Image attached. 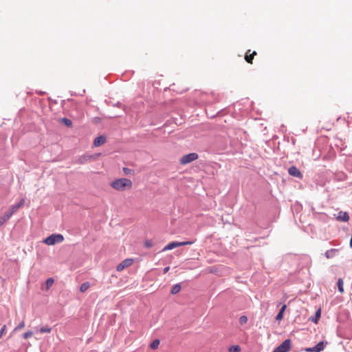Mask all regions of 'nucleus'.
Returning a JSON list of instances; mask_svg holds the SVG:
<instances>
[{"instance_id": "nucleus-17", "label": "nucleus", "mask_w": 352, "mask_h": 352, "mask_svg": "<svg viewBox=\"0 0 352 352\" xmlns=\"http://www.w3.org/2000/svg\"><path fill=\"white\" fill-rule=\"evenodd\" d=\"M228 350L230 352H239L241 351V347L239 345H233L231 346Z\"/></svg>"}, {"instance_id": "nucleus-18", "label": "nucleus", "mask_w": 352, "mask_h": 352, "mask_svg": "<svg viewBox=\"0 0 352 352\" xmlns=\"http://www.w3.org/2000/svg\"><path fill=\"white\" fill-rule=\"evenodd\" d=\"M52 331V329L47 326L46 327H43L39 329V332L40 333H50Z\"/></svg>"}, {"instance_id": "nucleus-7", "label": "nucleus", "mask_w": 352, "mask_h": 352, "mask_svg": "<svg viewBox=\"0 0 352 352\" xmlns=\"http://www.w3.org/2000/svg\"><path fill=\"white\" fill-rule=\"evenodd\" d=\"M99 155H100V154H95V155L85 154V155L80 156L78 159L77 162L78 164H83L93 159H96Z\"/></svg>"}, {"instance_id": "nucleus-14", "label": "nucleus", "mask_w": 352, "mask_h": 352, "mask_svg": "<svg viewBox=\"0 0 352 352\" xmlns=\"http://www.w3.org/2000/svg\"><path fill=\"white\" fill-rule=\"evenodd\" d=\"M90 287V285L88 282H85L83 283L80 287V291L81 292H86Z\"/></svg>"}, {"instance_id": "nucleus-28", "label": "nucleus", "mask_w": 352, "mask_h": 352, "mask_svg": "<svg viewBox=\"0 0 352 352\" xmlns=\"http://www.w3.org/2000/svg\"><path fill=\"white\" fill-rule=\"evenodd\" d=\"M283 318V314L282 312L279 311L276 317V319L277 320H281Z\"/></svg>"}, {"instance_id": "nucleus-5", "label": "nucleus", "mask_w": 352, "mask_h": 352, "mask_svg": "<svg viewBox=\"0 0 352 352\" xmlns=\"http://www.w3.org/2000/svg\"><path fill=\"white\" fill-rule=\"evenodd\" d=\"M198 158V155L195 153H191L187 155H184L180 159V163L182 164H187L188 163H190L195 160H196Z\"/></svg>"}, {"instance_id": "nucleus-1", "label": "nucleus", "mask_w": 352, "mask_h": 352, "mask_svg": "<svg viewBox=\"0 0 352 352\" xmlns=\"http://www.w3.org/2000/svg\"><path fill=\"white\" fill-rule=\"evenodd\" d=\"M110 186L114 190L122 192L130 190L133 186V182L128 178H119L112 181Z\"/></svg>"}, {"instance_id": "nucleus-29", "label": "nucleus", "mask_w": 352, "mask_h": 352, "mask_svg": "<svg viewBox=\"0 0 352 352\" xmlns=\"http://www.w3.org/2000/svg\"><path fill=\"white\" fill-rule=\"evenodd\" d=\"M123 172L126 174V175H129L131 174V170L128 168H123Z\"/></svg>"}, {"instance_id": "nucleus-3", "label": "nucleus", "mask_w": 352, "mask_h": 352, "mask_svg": "<svg viewBox=\"0 0 352 352\" xmlns=\"http://www.w3.org/2000/svg\"><path fill=\"white\" fill-rule=\"evenodd\" d=\"M193 242L192 241H183V242H177V241H173L168 245H166L162 250L163 252L173 250L175 248H178L180 246L187 245H192Z\"/></svg>"}, {"instance_id": "nucleus-33", "label": "nucleus", "mask_w": 352, "mask_h": 352, "mask_svg": "<svg viewBox=\"0 0 352 352\" xmlns=\"http://www.w3.org/2000/svg\"><path fill=\"white\" fill-rule=\"evenodd\" d=\"M170 267H166L164 269V273L166 274L168 272Z\"/></svg>"}, {"instance_id": "nucleus-12", "label": "nucleus", "mask_w": 352, "mask_h": 352, "mask_svg": "<svg viewBox=\"0 0 352 352\" xmlns=\"http://www.w3.org/2000/svg\"><path fill=\"white\" fill-rule=\"evenodd\" d=\"M19 206L16 205H14V206H12L10 209H9V211L7 212L6 213H5L6 216L7 218L10 219L12 214L19 209Z\"/></svg>"}, {"instance_id": "nucleus-8", "label": "nucleus", "mask_w": 352, "mask_h": 352, "mask_svg": "<svg viewBox=\"0 0 352 352\" xmlns=\"http://www.w3.org/2000/svg\"><path fill=\"white\" fill-rule=\"evenodd\" d=\"M288 173L290 175L302 179V173L295 166H292L288 169Z\"/></svg>"}, {"instance_id": "nucleus-22", "label": "nucleus", "mask_w": 352, "mask_h": 352, "mask_svg": "<svg viewBox=\"0 0 352 352\" xmlns=\"http://www.w3.org/2000/svg\"><path fill=\"white\" fill-rule=\"evenodd\" d=\"M62 122L67 126H71L72 125V121L67 118H63Z\"/></svg>"}, {"instance_id": "nucleus-24", "label": "nucleus", "mask_w": 352, "mask_h": 352, "mask_svg": "<svg viewBox=\"0 0 352 352\" xmlns=\"http://www.w3.org/2000/svg\"><path fill=\"white\" fill-rule=\"evenodd\" d=\"M32 335H33V332L32 331H27L25 333H23V337L24 339H28V338H30L31 336H32Z\"/></svg>"}, {"instance_id": "nucleus-10", "label": "nucleus", "mask_w": 352, "mask_h": 352, "mask_svg": "<svg viewBox=\"0 0 352 352\" xmlns=\"http://www.w3.org/2000/svg\"><path fill=\"white\" fill-rule=\"evenodd\" d=\"M337 220L339 221L348 222L349 220V214L346 212L340 211L338 214Z\"/></svg>"}, {"instance_id": "nucleus-31", "label": "nucleus", "mask_w": 352, "mask_h": 352, "mask_svg": "<svg viewBox=\"0 0 352 352\" xmlns=\"http://www.w3.org/2000/svg\"><path fill=\"white\" fill-rule=\"evenodd\" d=\"M334 250H331L330 251H327L325 254H326V256L327 258H330L331 255H330V253L333 252Z\"/></svg>"}, {"instance_id": "nucleus-20", "label": "nucleus", "mask_w": 352, "mask_h": 352, "mask_svg": "<svg viewBox=\"0 0 352 352\" xmlns=\"http://www.w3.org/2000/svg\"><path fill=\"white\" fill-rule=\"evenodd\" d=\"M25 327V322L24 321H22L21 323L19 324V325L17 327H16L14 328V331H19V330H21L22 329H23Z\"/></svg>"}, {"instance_id": "nucleus-26", "label": "nucleus", "mask_w": 352, "mask_h": 352, "mask_svg": "<svg viewBox=\"0 0 352 352\" xmlns=\"http://www.w3.org/2000/svg\"><path fill=\"white\" fill-rule=\"evenodd\" d=\"M153 245V242L151 240H146L144 243V246L146 248H151Z\"/></svg>"}, {"instance_id": "nucleus-21", "label": "nucleus", "mask_w": 352, "mask_h": 352, "mask_svg": "<svg viewBox=\"0 0 352 352\" xmlns=\"http://www.w3.org/2000/svg\"><path fill=\"white\" fill-rule=\"evenodd\" d=\"M248 322V318L245 316H242L239 318V322L241 324H244Z\"/></svg>"}, {"instance_id": "nucleus-25", "label": "nucleus", "mask_w": 352, "mask_h": 352, "mask_svg": "<svg viewBox=\"0 0 352 352\" xmlns=\"http://www.w3.org/2000/svg\"><path fill=\"white\" fill-rule=\"evenodd\" d=\"M320 317V309H318L316 312V318L312 320V321H314L315 323H317L318 322V318Z\"/></svg>"}, {"instance_id": "nucleus-11", "label": "nucleus", "mask_w": 352, "mask_h": 352, "mask_svg": "<svg viewBox=\"0 0 352 352\" xmlns=\"http://www.w3.org/2000/svg\"><path fill=\"white\" fill-rule=\"evenodd\" d=\"M106 142V138L103 135L97 137L94 141V146L96 147L100 146Z\"/></svg>"}, {"instance_id": "nucleus-6", "label": "nucleus", "mask_w": 352, "mask_h": 352, "mask_svg": "<svg viewBox=\"0 0 352 352\" xmlns=\"http://www.w3.org/2000/svg\"><path fill=\"white\" fill-rule=\"evenodd\" d=\"M134 260L133 258H126L122 261L116 267L118 272H121L125 268L133 265Z\"/></svg>"}, {"instance_id": "nucleus-2", "label": "nucleus", "mask_w": 352, "mask_h": 352, "mask_svg": "<svg viewBox=\"0 0 352 352\" xmlns=\"http://www.w3.org/2000/svg\"><path fill=\"white\" fill-rule=\"evenodd\" d=\"M64 241V236L60 234H53L44 239L43 243L47 245H53Z\"/></svg>"}, {"instance_id": "nucleus-30", "label": "nucleus", "mask_w": 352, "mask_h": 352, "mask_svg": "<svg viewBox=\"0 0 352 352\" xmlns=\"http://www.w3.org/2000/svg\"><path fill=\"white\" fill-rule=\"evenodd\" d=\"M25 203V199H22L20 202L17 204V206H19V208H21V206H23Z\"/></svg>"}, {"instance_id": "nucleus-19", "label": "nucleus", "mask_w": 352, "mask_h": 352, "mask_svg": "<svg viewBox=\"0 0 352 352\" xmlns=\"http://www.w3.org/2000/svg\"><path fill=\"white\" fill-rule=\"evenodd\" d=\"M54 280L53 278H48L47 280H46V287L47 289H50V287H52V285H53Z\"/></svg>"}, {"instance_id": "nucleus-15", "label": "nucleus", "mask_w": 352, "mask_h": 352, "mask_svg": "<svg viewBox=\"0 0 352 352\" xmlns=\"http://www.w3.org/2000/svg\"><path fill=\"white\" fill-rule=\"evenodd\" d=\"M160 345V340L156 339L155 340H153L151 344H150V347L152 349H157L158 348Z\"/></svg>"}, {"instance_id": "nucleus-9", "label": "nucleus", "mask_w": 352, "mask_h": 352, "mask_svg": "<svg viewBox=\"0 0 352 352\" xmlns=\"http://www.w3.org/2000/svg\"><path fill=\"white\" fill-rule=\"evenodd\" d=\"M324 349L323 342H318L315 346L312 348H307L306 351L307 352H320Z\"/></svg>"}, {"instance_id": "nucleus-32", "label": "nucleus", "mask_w": 352, "mask_h": 352, "mask_svg": "<svg viewBox=\"0 0 352 352\" xmlns=\"http://www.w3.org/2000/svg\"><path fill=\"white\" fill-rule=\"evenodd\" d=\"M286 307H287L286 305H283V307H281V309H280V310L279 311L282 312L283 314L285 310V309H286Z\"/></svg>"}, {"instance_id": "nucleus-13", "label": "nucleus", "mask_w": 352, "mask_h": 352, "mask_svg": "<svg viewBox=\"0 0 352 352\" xmlns=\"http://www.w3.org/2000/svg\"><path fill=\"white\" fill-rule=\"evenodd\" d=\"M180 290H181V285L179 284H175L172 287L170 292L172 294H176L179 293L180 292Z\"/></svg>"}, {"instance_id": "nucleus-23", "label": "nucleus", "mask_w": 352, "mask_h": 352, "mask_svg": "<svg viewBox=\"0 0 352 352\" xmlns=\"http://www.w3.org/2000/svg\"><path fill=\"white\" fill-rule=\"evenodd\" d=\"M9 219L6 217V214L0 217V226L3 225Z\"/></svg>"}, {"instance_id": "nucleus-27", "label": "nucleus", "mask_w": 352, "mask_h": 352, "mask_svg": "<svg viewBox=\"0 0 352 352\" xmlns=\"http://www.w3.org/2000/svg\"><path fill=\"white\" fill-rule=\"evenodd\" d=\"M6 330V325H3L0 330V338L3 336Z\"/></svg>"}, {"instance_id": "nucleus-16", "label": "nucleus", "mask_w": 352, "mask_h": 352, "mask_svg": "<svg viewBox=\"0 0 352 352\" xmlns=\"http://www.w3.org/2000/svg\"><path fill=\"white\" fill-rule=\"evenodd\" d=\"M343 280L342 278H339L338 280V290L340 293H343L344 292V287H343Z\"/></svg>"}, {"instance_id": "nucleus-4", "label": "nucleus", "mask_w": 352, "mask_h": 352, "mask_svg": "<svg viewBox=\"0 0 352 352\" xmlns=\"http://www.w3.org/2000/svg\"><path fill=\"white\" fill-rule=\"evenodd\" d=\"M291 349V340H285L281 344L277 346L273 352H288Z\"/></svg>"}]
</instances>
